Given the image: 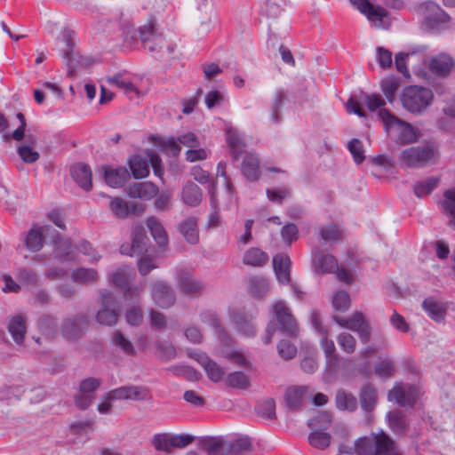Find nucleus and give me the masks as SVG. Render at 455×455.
Returning a JSON list of instances; mask_svg holds the SVG:
<instances>
[{
	"mask_svg": "<svg viewBox=\"0 0 455 455\" xmlns=\"http://www.w3.org/2000/svg\"><path fill=\"white\" fill-rule=\"evenodd\" d=\"M249 291L254 297H262L268 290L267 279L260 276H254L250 279Z\"/></svg>",
	"mask_w": 455,
	"mask_h": 455,
	"instance_id": "nucleus-54",
	"label": "nucleus"
},
{
	"mask_svg": "<svg viewBox=\"0 0 455 455\" xmlns=\"http://www.w3.org/2000/svg\"><path fill=\"white\" fill-rule=\"evenodd\" d=\"M148 164L149 161L148 156L143 158L139 155H135L130 158L129 165L134 179H143L148 175Z\"/></svg>",
	"mask_w": 455,
	"mask_h": 455,
	"instance_id": "nucleus-39",
	"label": "nucleus"
},
{
	"mask_svg": "<svg viewBox=\"0 0 455 455\" xmlns=\"http://www.w3.org/2000/svg\"><path fill=\"white\" fill-rule=\"evenodd\" d=\"M233 321L237 331L246 337H252L255 335V327L251 320L247 319L242 314H235Z\"/></svg>",
	"mask_w": 455,
	"mask_h": 455,
	"instance_id": "nucleus-51",
	"label": "nucleus"
},
{
	"mask_svg": "<svg viewBox=\"0 0 455 455\" xmlns=\"http://www.w3.org/2000/svg\"><path fill=\"white\" fill-rule=\"evenodd\" d=\"M320 243L324 244L326 243H336L342 237V231L334 223H330L319 228Z\"/></svg>",
	"mask_w": 455,
	"mask_h": 455,
	"instance_id": "nucleus-44",
	"label": "nucleus"
},
{
	"mask_svg": "<svg viewBox=\"0 0 455 455\" xmlns=\"http://www.w3.org/2000/svg\"><path fill=\"white\" fill-rule=\"evenodd\" d=\"M149 397L148 388L141 386H124L109 391L103 395L104 399L108 400H147Z\"/></svg>",
	"mask_w": 455,
	"mask_h": 455,
	"instance_id": "nucleus-13",
	"label": "nucleus"
},
{
	"mask_svg": "<svg viewBox=\"0 0 455 455\" xmlns=\"http://www.w3.org/2000/svg\"><path fill=\"white\" fill-rule=\"evenodd\" d=\"M227 142L230 152L235 160H237L242 155L245 154V144L235 130L228 129L227 131Z\"/></svg>",
	"mask_w": 455,
	"mask_h": 455,
	"instance_id": "nucleus-36",
	"label": "nucleus"
},
{
	"mask_svg": "<svg viewBox=\"0 0 455 455\" xmlns=\"http://www.w3.org/2000/svg\"><path fill=\"white\" fill-rule=\"evenodd\" d=\"M109 209L119 219H125L130 215H140L145 211V205L138 202H126L120 197L111 198Z\"/></svg>",
	"mask_w": 455,
	"mask_h": 455,
	"instance_id": "nucleus-14",
	"label": "nucleus"
},
{
	"mask_svg": "<svg viewBox=\"0 0 455 455\" xmlns=\"http://www.w3.org/2000/svg\"><path fill=\"white\" fill-rule=\"evenodd\" d=\"M70 172L73 180L84 191L92 189V170L88 164L83 163L74 164Z\"/></svg>",
	"mask_w": 455,
	"mask_h": 455,
	"instance_id": "nucleus-24",
	"label": "nucleus"
},
{
	"mask_svg": "<svg viewBox=\"0 0 455 455\" xmlns=\"http://www.w3.org/2000/svg\"><path fill=\"white\" fill-rule=\"evenodd\" d=\"M57 238L54 240L53 256L60 262H65L72 259V243L69 240L60 237L58 232Z\"/></svg>",
	"mask_w": 455,
	"mask_h": 455,
	"instance_id": "nucleus-37",
	"label": "nucleus"
},
{
	"mask_svg": "<svg viewBox=\"0 0 455 455\" xmlns=\"http://www.w3.org/2000/svg\"><path fill=\"white\" fill-rule=\"evenodd\" d=\"M281 236L284 243L291 245L299 239V228L294 223H287L281 229Z\"/></svg>",
	"mask_w": 455,
	"mask_h": 455,
	"instance_id": "nucleus-63",
	"label": "nucleus"
},
{
	"mask_svg": "<svg viewBox=\"0 0 455 455\" xmlns=\"http://www.w3.org/2000/svg\"><path fill=\"white\" fill-rule=\"evenodd\" d=\"M332 319L339 326L357 332L360 341L363 344H367L371 340V328L362 312L356 311L348 318L334 315Z\"/></svg>",
	"mask_w": 455,
	"mask_h": 455,
	"instance_id": "nucleus-7",
	"label": "nucleus"
},
{
	"mask_svg": "<svg viewBox=\"0 0 455 455\" xmlns=\"http://www.w3.org/2000/svg\"><path fill=\"white\" fill-rule=\"evenodd\" d=\"M434 94L428 88L421 86H408L401 95L403 107L411 114H421L432 103Z\"/></svg>",
	"mask_w": 455,
	"mask_h": 455,
	"instance_id": "nucleus-4",
	"label": "nucleus"
},
{
	"mask_svg": "<svg viewBox=\"0 0 455 455\" xmlns=\"http://www.w3.org/2000/svg\"><path fill=\"white\" fill-rule=\"evenodd\" d=\"M191 175L194 179L201 184H208V190L216 189V183L211 180L208 172L203 170L200 166L196 165L191 169Z\"/></svg>",
	"mask_w": 455,
	"mask_h": 455,
	"instance_id": "nucleus-61",
	"label": "nucleus"
},
{
	"mask_svg": "<svg viewBox=\"0 0 455 455\" xmlns=\"http://www.w3.org/2000/svg\"><path fill=\"white\" fill-rule=\"evenodd\" d=\"M134 275L135 273L130 267L124 265L110 274L109 277L113 284L122 289L127 288V285L130 283V281L134 276Z\"/></svg>",
	"mask_w": 455,
	"mask_h": 455,
	"instance_id": "nucleus-38",
	"label": "nucleus"
},
{
	"mask_svg": "<svg viewBox=\"0 0 455 455\" xmlns=\"http://www.w3.org/2000/svg\"><path fill=\"white\" fill-rule=\"evenodd\" d=\"M148 238L143 226L138 225L132 230V242L131 245V255H140L147 251Z\"/></svg>",
	"mask_w": 455,
	"mask_h": 455,
	"instance_id": "nucleus-34",
	"label": "nucleus"
},
{
	"mask_svg": "<svg viewBox=\"0 0 455 455\" xmlns=\"http://www.w3.org/2000/svg\"><path fill=\"white\" fill-rule=\"evenodd\" d=\"M178 284L180 291L188 296H196L205 287L201 281L196 279L190 273L185 271L180 273Z\"/></svg>",
	"mask_w": 455,
	"mask_h": 455,
	"instance_id": "nucleus-22",
	"label": "nucleus"
},
{
	"mask_svg": "<svg viewBox=\"0 0 455 455\" xmlns=\"http://www.w3.org/2000/svg\"><path fill=\"white\" fill-rule=\"evenodd\" d=\"M241 172L248 180H258L259 178V162L258 157L251 153H245L241 165Z\"/></svg>",
	"mask_w": 455,
	"mask_h": 455,
	"instance_id": "nucleus-31",
	"label": "nucleus"
},
{
	"mask_svg": "<svg viewBox=\"0 0 455 455\" xmlns=\"http://www.w3.org/2000/svg\"><path fill=\"white\" fill-rule=\"evenodd\" d=\"M312 267L316 274L334 273L338 269V261L334 256L316 248L312 252Z\"/></svg>",
	"mask_w": 455,
	"mask_h": 455,
	"instance_id": "nucleus-17",
	"label": "nucleus"
},
{
	"mask_svg": "<svg viewBox=\"0 0 455 455\" xmlns=\"http://www.w3.org/2000/svg\"><path fill=\"white\" fill-rule=\"evenodd\" d=\"M267 260V254L255 247L247 250L243 257V263L251 267H262Z\"/></svg>",
	"mask_w": 455,
	"mask_h": 455,
	"instance_id": "nucleus-42",
	"label": "nucleus"
},
{
	"mask_svg": "<svg viewBox=\"0 0 455 455\" xmlns=\"http://www.w3.org/2000/svg\"><path fill=\"white\" fill-rule=\"evenodd\" d=\"M89 323L88 315L84 313L67 317L60 325L61 334L68 340H77L88 329Z\"/></svg>",
	"mask_w": 455,
	"mask_h": 455,
	"instance_id": "nucleus-10",
	"label": "nucleus"
},
{
	"mask_svg": "<svg viewBox=\"0 0 455 455\" xmlns=\"http://www.w3.org/2000/svg\"><path fill=\"white\" fill-rule=\"evenodd\" d=\"M50 232H56L51 226L37 227L34 225L27 233L25 245L31 252L39 251L44 245V236Z\"/></svg>",
	"mask_w": 455,
	"mask_h": 455,
	"instance_id": "nucleus-18",
	"label": "nucleus"
},
{
	"mask_svg": "<svg viewBox=\"0 0 455 455\" xmlns=\"http://www.w3.org/2000/svg\"><path fill=\"white\" fill-rule=\"evenodd\" d=\"M291 265V261L287 254L279 253L274 256V270L280 283L287 284L290 283Z\"/></svg>",
	"mask_w": 455,
	"mask_h": 455,
	"instance_id": "nucleus-23",
	"label": "nucleus"
},
{
	"mask_svg": "<svg viewBox=\"0 0 455 455\" xmlns=\"http://www.w3.org/2000/svg\"><path fill=\"white\" fill-rule=\"evenodd\" d=\"M103 174L106 183L111 188H122L130 179V172L125 167H104Z\"/></svg>",
	"mask_w": 455,
	"mask_h": 455,
	"instance_id": "nucleus-26",
	"label": "nucleus"
},
{
	"mask_svg": "<svg viewBox=\"0 0 455 455\" xmlns=\"http://www.w3.org/2000/svg\"><path fill=\"white\" fill-rule=\"evenodd\" d=\"M331 422V416L327 411H318L314 417L308 419L307 426L312 430L325 431Z\"/></svg>",
	"mask_w": 455,
	"mask_h": 455,
	"instance_id": "nucleus-49",
	"label": "nucleus"
},
{
	"mask_svg": "<svg viewBox=\"0 0 455 455\" xmlns=\"http://www.w3.org/2000/svg\"><path fill=\"white\" fill-rule=\"evenodd\" d=\"M332 307L336 311L346 312L350 307L349 294L343 290L338 291L332 298Z\"/></svg>",
	"mask_w": 455,
	"mask_h": 455,
	"instance_id": "nucleus-60",
	"label": "nucleus"
},
{
	"mask_svg": "<svg viewBox=\"0 0 455 455\" xmlns=\"http://www.w3.org/2000/svg\"><path fill=\"white\" fill-rule=\"evenodd\" d=\"M419 12L424 20L423 25L429 31H438L443 28L450 20V16L432 1L420 4Z\"/></svg>",
	"mask_w": 455,
	"mask_h": 455,
	"instance_id": "nucleus-6",
	"label": "nucleus"
},
{
	"mask_svg": "<svg viewBox=\"0 0 455 455\" xmlns=\"http://www.w3.org/2000/svg\"><path fill=\"white\" fill-rule=\"evenodd\" d=\"M65 48L62 49V57L66 60L68 76L74 77L76 69L80 67L87 68L93 63V60L87 56H82L76 50V44L73 40V33L66 30L63 33Z\"/></svg>",
	"mask_w": 455,
	"mask_h": 455,
	"instance_id": "nucleus-5",
	"label": "nucleus"
},
{
	"mask_svg": "<svg viewBox=\"0 0 455 455\" xmlns=\"http://www.w3.org/2000/svg\"><path fill=\"white\" fill-rule=\"evenodd\" d=\"M195 437L191 435H171L168 433L154 435L152 444L157 451L171 452L174 448L183 449L193 443Z\"/></svg>",
	"mask_w": 455,
	"mask_h": 455,
	"instance_id": "nucleus-12",
	"label": "nucleus"
},
{
	"mask_svg": "<svg viewBox=\"0 0 455 455\" xmlns=\"http://www.w3.org/2000/svg\"><path fill=\"white\" fill-rule=\"evenodd\" d=\"M443 196L441 205L444 213L451 218L455 215V188L446 190Z\"/></svg>",
	"mask_w": 455,
	"mask_h": 455,
	"instance_id": "nucleus-62",
	"label": "nucleus"
},
{
	"mask_svg": "<svg viewBox=\"0 0 455 455\" xmlns=\"http://www.w3.org/2000/svg\"><path fill=\"white\" fill-rule=\"evenodd\" d=\"M387 132H395V141L401 145L418 141L420 133L410 123L404 122L387 109H380L378 114Z\"/></svg>",
	"mask_w": 455,
	"mask_h": 455,
	"instance_id": "nucleus-2",
	"label": "nucleus"
},
{
	"mask_svg": "<svg viewBox=\"0 0 455 455\" xmlns=\"http://www.w3.org/2000/svg\"><path fill=\"white\" fill-rule=\"evenodd\" d=\"M198 445L208 455H228V440L220 436L201 437Z\"/></svg>",
	"mask_w": 455,
	"mask_h": 455,
	"instance_id": "nucleus-19",
	"label": "nucleus"
},
{
	"mask_svg": "<svg viewBox=\"0 0 455 455\" xmlns=\"http://www.w3.org/2000/svg\"><path fill=\"white\" fill-rule=\"evenodd\" d=\"M8 331L17 344H22L26 333V325L23 316L20 315L13 316L8 324Z\"/></svg>",
	"mask_w": 455,
	"mask_h": 455,
	"instance_id": "nucleus-41",
	"label": "nucleus"
},
{
	"mask_svg": "<svg viewBox=\"0 0 455 455\" xmlns=\"http://www.w3.org/2000/svg\"><path fill=\"white\" fill-rule=\"evenodd\" d=\"M355 451L357 455H403L397 443L382 430L372 433L370 438H358Z\"/></svg>",
	"mask_w": 455,
	"mask_h": 455,
	"instance_id": "nucleus-1",
	"label": "nucleus"
},
{
	"mask_svg": "<svg viewBox=\"0 0 455 455\" xmlns=\"http://www.w3.org/2000/svg\"><path fill=\"white\" fill-rule=\"evenodd\" d=\"M100 308L97 313L96 319L100 324L114 325L118 319L119 304L109 291H100Z\"/></svg>",
	"mask_w": 455,
	"mask_h": 455,
	"instance_id": "nucleus-8",
	"label": "nucleus"
},
{
	"mask_svg": "<svg viewBox=\"0 0 455 455\" xmlns=\"http://www.w3.org/2000/svg\"><path fill=\"white\" fill-rule=\"evenodd\" d=\"M112 344L119 347L126 355H132L135 354V348L132 343L119 331L113 332Z\"/></svg>",
	"mask_w": 455,
	"mask_h": 455,
	"instance_id": "nucleus-53",
	"label": "nucleus"
},
{
	"mask_svg": "<svg viewBox=\"0 0 455 455\" xmlns=\"http://www.w3.org/2000/svg\"><path fill=\"white\" fill-rule=\"evenodd\" d=\"M179 231L185 240L190 244H196L199 242V230L197 219L188 217L179 224Z\"/></svg>",
	"mask_w": 455,
	"mask_h": 455,
	"instance_id": "nucleus-30",
	"label": "nucleus"
},
{
	"mask_svg": "<svg viewBox=\"0 0 455 455\" xmlns=\"http://www.w3.org/2000/svg\"><path fill=\"white\" fill-rule=\"evenodd\" d=\"M273 315L282 332L295 338L299 334V326L290 308L283 301H277L272 307Z\"/></svg>",
	"mask_w": 455,
	"mask_h": 455,
	"instance_id": "nucleus-9",
	"label": "nucleus"
},
{
	"mask_svg": "<svg viewBox=\"0 0 455 455\" xmlns=\"http://www.w3.org/2000/svg\"><path fill=\"white\" fill-rule=\"evenodd\" d=\"M226 383L228 387L238 389H247L250 386L248 377L242 371H235L230 373Z\"/></svg>",
	"mask_w": 455,
	"mask_h": 455,
	"instance_id": "nucleus-55",
	"label": "nucleus"
},
{
	"mask_svg": "<svg viewBox=\"0 0 455 455\" xmlns=\"http://www.w3.org/2000/svg\"><path fill=\"white\" fill-rule=\"evenodd\" d=\"M439 178L428 177L426 180L419 181L414 186V193L418 197H423L429 195L437 186Z\"/></svg>",
	"mask_w": 455,
	"mask_h": 455,
	"instance_id": "nucleus-52",
	"label": "nucleus"
},
{
	"mask_svg": "<svg viewBox=\"0 0 455 455\" xmlns=\"http://www.w3.org/2000/svg\"><path fill=\"white\" fill-rule=\"evenodd\" d=\"M337 342L343 352L353 354L356 350V339L348 332H341L337 336Z\"/></svg>",
	"mask_w": 455,
	"mask_h": 455,
	"instance_id": "nucleus-56",
	"label": "nucleus"
},
{
	"mask_svg": "<svg viewBox=\"0 0 455 455\" xmlns=\"http://www.w3.org/2000/svg\"><path fill=\"white\" fill-rule=\"evenodd\" d=\"M399 88V80L395 77L386 78L381 81V90L389 103H393Z\"/></svg>",
	"mask_w": 455,
	"mask_h": 455,
	"instance_id": "nucleus-59",
	"label": "nucleus"
},
{
	"mask_svg": "<svg viewBox=\"0 0 455 455\" xmlns=\"http://www.w3.org/2000/svg\"><path fill=\"white\" fill-rule=\"evenodd\" d=\"M439 151L433 143L413 146L401 151L399 161L406 167L421 168L436 162Z\"/></svg>",
	"mask_w": 455,
	"mask_h": 455,
	"instance_id": "nucleus-3",
	"label": "nucleus"
},
{
	"mask_svg": "<svg viewBox=\"0 0 455 455\" xmlns=\"http://www.w3.org/2000/svg\"><path fill=\"white\" fill-rule=\"evenodd\" d=\"M257 415L265 419H275V402L273 398H266L259 402L255 406Z\"/></svg>",
	"mask_w": 455,
	"mask_h": 455,
	"instance_id": "nucleus-48",
	"label": "nucleus"
},
{
	"mask_svg": "<svg viewBox=\"0 0 455 455\" xmlns=\"http://www.w3.org/2000/svg\"><path fill=\"white\" fill-rule=\"evenodd\" d=\"M378 395L376 388L370 383L364 384L359 392V401L362 410L365 413L371 412L377 403Z\"/></svg>",
	"mask_w": 455,
	"mask_h": 455,
	"instance_id": "nucleus-29",
	"label": "nucleus"
},
{
	"mask_svg": "<svg viewBox=\"0 0 455 455\" xmlns=\"http://www.w3.org/2000/svg\"><path fill=\"white\" fill-rule=\"evenodd\" d=\"M303 394L304 388L302 387H293L288 388L284 395L286 405L292 410L299 409L302 404Z\"/></svg>",
	"mask_w": 455,
	"mask_h": 455,
	"instance_id": "nucleus-50",
	"label": "nucleus"
},
{
	"mask_svg": "<svg viewBox=\"0 0 455 455\" xmlns=\"http://www.w3.org/2000/svg\"><path fill=\"white\" fill-rule=\"evenodd\" d=\"M203 194L201 188L192 181H188L181 193V198L185 204L195 207L202 201Z\"/></svg>",
	"mask_w": 455,
	"mask_h": 455,
	"instance_id": "nucleus-33",
	"label": "nucleus"
},
{
	"mask_svg": "<svg viewBox=\"0 0 455 455\" xmlns=\"http://www.w3.org/2000/svg\"><path fill=\"white\" fill-rule=\"evenodd\" d=\"M395 371V363L390 359H380L374 367V373L380 378H390Z\"/></svg>",
	"mask_w": 455,
	"mask_h": 455,
	"instance_id": "nucleus-58",
	"label": "nucleus"
},
{
	"mask_svg": "<svg viewBox=\"0 0 455 455\" xmlns=\"http://www.w3.org/2000/svg\"><path fill=\"white\" fill-rule=\"evenodd\" d=\"M320 346L323 350L328 366L336 367L339 362V356L336 352L333 340L329 339L328 335H322Z\"/></svg>",
	"mask_w": 455,
	"mask_h": 455,
	"instance_id": "nucleus-43",
	"label": "nucleus"
},
{
	"mask_svg": "<svg viewBox=\"0 0 455 455\" xmlns=\"http://www.w3.org/2000/svg\"><path fill=\"white\" fill-rule=\"evenodd\" d=\"M350 4L372 22L375 27L387 28L389 21L387 20L388 12L380 6H375L369 0H349Z\"/></svg>",
	"mask_w": 455,
	"mask_h": 455,
	"instance_id": "nucleus-11",
	"label": "nucleus"
},
{
	"mask_svg": "<svg viewBox=\"0 0 455 455\" xmlns=\"http://www.w3.org/2000/svg\"><path fill=\"white\" fill-rule=\"evenodd\" d=\"M147 227L150 231L151 235L159 246H165L168 243L167 234L160 222V220L151 216L147 220Z\"/></svg>",
	"mask_w": 455,
	"mask_h": 455,
	"instance_id": "nucleus-35",
	"label": "nucleus"
},
{
	"mask_svg": "<svg viewBox=\"0 0 455 455\" xmlns=\"http://www.w3.org/2000/svg\"><path fill=\"white\" fill-rule=\"evenodd\" d=\"M228 455H245L252 451V445L248 437L228 441Z\"/></svg>",
	"mask_w": 455,
	"mask_h": 455,
	"instance_id": "nucleus-46",
	"label": "nucleus"
},
{
	"mask_svg": "<svg viewBox=\"0 0 455 455\" xmlns=\"http://www.w3.org/2000/svg\"><path fill=\"white\" fill-rule=\"evenodd\" d=\"M98 278V272L94 268L77 267L71 272V279L82 284L95 283Z\"/></svg>",
	"mask_w": 455,
	"mask_h": 455,
	"instance_id": "nucleus-45",
	"label": "nucleus"
},
{
	"mask_svg": "<svg viewBox=\"0 0 455 455\" xmlns=\"http://www.w3.org/2000/svg\"><path fill=\"white\" fill-rule=\"evenodd\" d=\"M152 299L157 306L167 308L176 300L173 290L165 283L157 281L152 284Z\"/></svg>",
	"mask_w": 455,
	"mask_h": 455,
	"instance_id": "nucleus-16",
	"label": "nucleus"
},
{
	"mask_svg": "<svg viewBox=\"0 0 455 455\" xmlns=\"http://www.w3.org/2000/svg\"><path fill=\"white\" fill-rule=\"evenodd\" d=\"M139 35L141 42L144 44L146 49L149 52L156 51V46L152 44V39L158 43H164V38L161 34H157L155 29V24L153 21L143 25L139 28Z\"/></svg>",
	"mask_w": 455,
	"mask_h": 455,
	"instance_id": "nucleus-28",
	"label": "nucleus"
},
{
	"mask_svg": "<svg viewBox=\"0 0 455 455\" xmlns=\"http://www.w3.org/2000/svg\"><path fill=\"white\" fill-rule=\"evenodd\" d=\"M418 397V388L413 385L403 387L395 384L388 392V400L394 401L402 407L413 406Z\"/></svg>",
	"mask_w": 455,
	"mask_h": 455,
	"instance_id": "nucleus-15",
	"label": "nucleus"
},
{
	"mask_svg": "<svg viewBox=\"0 0 455 455\" xmlns=\"http://www.w3.org/2000/svg\"><path fill=\"white\" fill-rule=\"evenodd\" d=\"M422 308L435 322L443 321L447 313L446 305L433 297L426 298L423 300Z\"/></svg>",
	"mask_w": 455,
	"mask_h": 455,
	"instance_id": "nucleus-25",
	"label": "nucleus"
},
{
	"mask_svg": "<svg viewBox=\"0 0 455 455\" xmlns=\"http://www.w3.org/2000/svg\"><path fill=\"white\" fill-rule=\"evenodd\" d=\"M388 427L396 435H403L408 430V423L403 411L394 410L387 414Z\"/></svg>",
	"mask_w": 455,
	"mask_h": 455,
	"instance_id": "nucleus-32",
	"label": "nucleus"
},
{
	"mask_svg": "<svg viewBox=\"0 0 455 455\" xmlns=\"http://www.w3.org/2000/svg\"><path fill=\"white\" fill-rule=\"evenodd\" d=\"M190 355L194 357L204 369L208 378L213 382H219L224 377V370L215 362L209 359L204 353H191Z\"/></svg>",
	"mask_w": 455,
	"mask_h": 455,
	"instance_id": "nucleus-20",
	"label": "nucleus"
},
{
	"mask_svg": "<svg viewBox=\"0 0 455 455\" xmlns=\"http://www.w3.org/2000/svg\"><path fill=\"white\" fill-rule=\"evenodd\" d=\"M156 356L164 362H168L176 356L175 347L167 341L156 342Z\"/></svg>",
	"mask_w": 455,
	"mask_h": 455,
	"instance_id": "nucleus-57",
	"label": "nucleus"
},
{
	"mask_svg": "<svg viewBox=\"0 0 455 455\" xmlns=\"http://www.w3.org/2000/svg\"><path fill=\"white\" fill-rule=\"evenodd\" d=\"M453 67V58L446 53L435 56L429 63L430 71L438 77L447 76L451 72Z\"/></svg>",
	"mask_w": 455,
	"mask_h": 455,
	"instance_id": "nucleus-21",
	"label": "nucleus"
},
{
	"mask_svg": "<svg viewBox=\"0 0 455 455\" xmlns=\"http://www.w3.org/2000/svg\"><path fill=\"white\" fill-rule=\"evenodd\" d=\"M336 407L340 411H355L357 409V399L344 389H339L335 396Z\"/></svg>",
	"mask_w": 455,
	"mask_h": 455,
	"instance_id": "nucleus-40",
	"label": "nucleus"
},
{
	"mask_svg": "<svg viewBox=\"0 0 455 455\" xmlns=\"http://www.w3.org/2000/svg\"><path fill=\"white\" fill-rule=\"evenodd\" d=\"M277 351L279 355L284 360L293 358L297 354V347L288 339H282L277 344Z\"/></svg>",
	"mask_w": 455,
	"mask_h": 455,
	"instance_id": "nucleus-64",
	"label": "nucleus"
},
{
	"mask_svg": "<svg viewBox=\"0 0 455 455\" xmlns=\"http://www.w3.org/2000/svg\"><path fill=\"white\" fill-rule=\"evenodd\" d=\"M158 193V188L152 182H138L131 185L128 195L132 198L150 200Z\"/></svg>",
	"mask_w": 455,
	"mask_h": 455,
	"instance_id": "nucleus-27",
	"label": "nucleus"
},
{
	"mask_svg": "<svg viewBox=\"0 0 455 455\" xmlns=\"http://www.w3.org/2000/svg\"><path fill=\"white\" fill-rule=\"evenodd\" d=\"M309 444L318 450L327 449L331 442V435L325 431L312 430L307 436Z\"/></svg>",
	"mask_w": 455,
	"mask_h": 455,
	"instance_id": "nucleus-47",
	"label": "nucleus"
}]
</instances>
